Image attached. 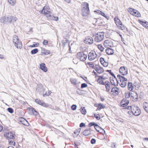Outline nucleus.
Returning a JSON list of instances; mask_svg holds the SVG:
<instances>
[{
    "label": "nucleus",
    "mask_w": 148,
    "mask_h": 148,
    "mask_svg": "<svg viewBox=\"0 0 148 148\" xmlns=\"http://www.w3.org/2000/svg\"><path fill=\"white\" fill-rule=\"evenodd\" d=\"M17 18L15 16L8 15L1 17L0 19L1 23H10L16 21Z\"/></svg>",
    "instance_id": "1"
},
{
    "label": "nucleus",
    "mask_w": 148,
    "mask_h": 148,
    "mask_svg": "<svg viewBox=\"0 0 148 148\" xmlns=\"http://www.w3.org/2000/svg\"><path fill=\"white\" fill-rule=\"evenodd\" d=\"M92 73L94 75H95V78L97 82L103 85L105 84V82H104V80L108 78L107 74H104L103 75L99 76L97 75V73L94 71H93Z\"/></svg>",
    "instance_id": "2"
},
{
    "label": "nucleus",
    "mask_w": 148,
    "mask_h": 148,
    "mask_svg": "<svg viewBox=\"0 0 148 148\" xmlns=\"http://www.w3.org/2000/svg\"><path fill=\"white\" fill-rule=\"evenodd\" d=\"M40 13L47 18H50L51 16V10L49 6L46 5L44 6Z\"/></svg>",
    "instance_id": "3"
},
{
    "label": "nucleus",
    "mask_w": 148,
    "mask_h": 148,
    "mask_svg": "<svg viewBox=\"0 0 148 148\" xmlns=\"http://www.w3.org/2000/svg\"><path fill=\"white\" fill-rule=\"evenodd\" d=\"M117 77L120 81V86L122 88L125 87L127 85V79L124 77L120 75H117Z\"/></svg>",
    "instance_id": "4"
},
{
    "label": "nucleus",
    "mask_w": 148,
    "mask_h": 148,
    "mask_svg": "<svg viewBox=\"0 0 148 148\" xmlns=\"http://www.w3.org/2000/svg\"><path fill=\"white\" fill-rule=\"evenodd\" d=\"M76 57L79 61L84 62L86 59L87 56L83 52H79L77 53Z\"/></svg>",
    "instance_id": "5"
},
{
    "label": "nucleus",
    "mask_w": 148,
    "mask_h": 148,
    "mask_svg": "<svg viewBox=\"0 0 148 148\" xmlns=\"http://www.w3.org/2000/svg\"><path fill=\"white\" fill-rule=\"evenodd\" d=\"M13 42L14 46L18 49H21L22 47V42L19 40L17 36L15 35L14 36Z\"/></svg>",
    "instance_id": "6"
},
{
    "label": "nucleus",
    "mask_w": 148,
    "mask_h": 148,
    "mask_svg": "<svg viewBox=\"0 0 148 148\" xmlns=\"http://www.w3.org/2000/svg\"><path fill=\"white\" fill-rule=\"evenodd\" d=\"M104 33L103 32H99L95 35V40L97 42L101 41L104 39Z\"/></svg>",
    "instance_id": "7"
},
{
    "label": "nucleus",
    "mask_w": 148,
    "mask_h": 148,
    "mask_svg": "<svg viewBox=\"0 0 148 148\" xmlns=\"http://www.w3.org/2000/svg\"><path fill=\"white\" fill-rule=\"evenodd\" d=\"M88 58L90 61H92L97 58V55L94 51H91L88 55Z\"/></svg>",
    "instance_id": "8"
},
{
    "label": "nucleus",
    "mask_w": 148,
    "mask_h": 148,
    "mask_svg": "<svg viewBox=\"0 0 148 148\" xmlns=\"http://www.w3.org/2000/svg\"><path fill=\"white\" fill-rule=\"evenodd\" d=\"M133 114L136 116H138L141 113L140 109L137 106L134 105L132 110Z\"/></svg>",
    "instance_id": "9"
},
{
    "label": "nucleus",
    "mask_w": 148,
    "mask_h": 148,
    "mask_svg": "<svg viewBox=\"0 0 148 148\" xmlns=\"http://www.w3.org/2000/svg\"><path fill=\"white\" fill-rule=\"evenodd\" d=\"M14 134L11 132H5L4 134V137L8 140L10 139H15Z\"/></svg>",
    "instance_id": "10"
},
{
    "label": "nucleus",
    "mask_w": 148,
    "mask_h": 148,
    "mask_svg": "<svg viewBox=\"0 0 148 148\" xmlns=\"http://www.w3.org/2000/svg\"><path fill=\"white\" fill-rule=\"evenodd\" d=\"M118 82L114 74L112 72V85L116 86L118 85Z\"/></svg>",
    "instance_id": "11"
},
{
    "label": "nucleus",
    "mask_w": 148,
    "mask_h": 148,
    "mask_svg": "<svg viewBox=\"0 0 148 148\" xmlns=\"http://www.w3.org/2000/svg\"><path fill=\"white\" fill-rule=\"evenodd\" d=\"M119 72L121 75H126L128 73L127 68L126 67L122 66L120 68Z\"/></svg>",
    "instance_id": "12"
},
{
    "label": "nucleus",
    "mask_w": 148,
    "mask_h": 148,
    "mask_svg": "<svg viewBox=\"0 0 148 148\" xmlns=\"http://www.w3.org/2000/svg\"><path fill=\"white\" fill-rule=\"evenodd\" d=\"M129 101L126 98L123 99L120 103V106L122 108L126 106L129 103Z\"/></svg>",
    "instance_id": "13"
},
{
    "label": "nucleus",
    "mask_w": 148,
    "mask_h": 148,
    "mask_svg": "<svg viewBox=\"0 0 148 148\" xmlns=\"http://www.w3.org/2000/svg\"><path fill=\"white\" fill-rule=\"evenodd\" d=\"M84 42L88 44H91L93 42V40L92 37L90 36L86 37L84 41Z\"/></svg>",
    "instance_id": "14"
},
{
    "label": "nucleus",
    "mask_w": 148,
    "mask_h": 148,
    "mask_svg": "<svg viewBox=\"0 0 148 148\" xmlns=\"http://www.w3.org/2000/svg\"><path fill=\"white\" fill-rule=\"evenodd\" d=\"M130 97L134 101H136L138 100V95L136 92H133L132 91L130 92Z\"/></svg>",
    "instance_id": "15"
},
{
    "label": "nucleus",
    "mask_w": 148,
    "mask_h": 148,
    "mask_svg": "<svg viewBox=\"0 0 148 148\" xmlns=\"http://www.w3.org/2000/svg\"><path fill=\"white\" fill-rule=\"evenodd\" d=\"M103 45L105 47H111V39L109 38L103 42Z\"/></svg>",
    "instance_id": "16"
},
{
    "label": "nucleus",
    "mask_w": 148,
    "mask_h": 148,
    "mask_svg": "<svg viewBox=\"0 0 148 148\" xmlns=\"http://www.w3.org/2000/svg\"><path fill=\"white\" fill-rule=\"evenodd\" d=\"M81 14L83 16H86L90 14V9L81 10Z\"/></svg>",
    "instance_id": "17"
},
{
    "label": "nucleus",
    "mask_w": 148,
    "mask_h": 148,
    "mask_svg": "<svg viewBox=\"0 0 148 148\" xmlns=\"http://www.w3.org/2000/svg\"><path fill=\"white\" fill-rule=\"evenodd\" d=\"M89 4L86 2L82 3L81 5V9H89Z\"/></svg>",
    "instance_id": "18"
},
{
    "label": "nucleus",
    "mask_w": 148,
    "mask_h": 148,
    "mask_svg": "<svg viewBox=\"0 0 148 148\" xmlns=\"http://www.w3.org/2000/svg\"><path fill=\"white\" fill-rule=\"evenodd\" d=\"M94 12L97 14L98 15H100L106 18L107 19H108V17L107 16L105 15V14L101 11L98 10H95Z\"/></svg>",
    "instance_id": "19"
},
{
    "label": "nucleus",
    "mask_w": 148,
    "mask_h": 148,
    "mask_svg": "<svg viewBox=\"0 0 148 148\" xmlns=\"http://www.w3.org/2000/svg\"><path fill=\"white\" fill-rule=\"evenodd\" d=\"M40 68L44 72H46L47 71V68L44 63H41L40 64Z\"/></svg>",
    "instance_id": "20"
},
{
    "label": "nucleus",
    "mask_w": 148,
    "mask_h": 148,
    "mask_svg": "<svg viewBox=\"0 0 148 148\" xmlns=\"http://www.w3.org/2000/svg\"><path fill=\"white\" fill-rule=\"evenodd\" d=\"M91 129H86L83 132V134L85 136H88L91 134Z\"/></svg>",
    "instance_id": "21"
},
{
    "label": "nucleus",
    "mask_w": 148,
    "mask_h": 148,
    "mask_svg": "<svg viewBox=\"0 0 148 148\" xmlns=\"http://www.w3.org/2000/svg\"><path fill=\"white\" fill-rule=\"evenodd\" d=\"M95 70L99 74L102 73L104 72L103 69L99 66H96Z\"/></svg>",
    "instance_id": "22"
},
{
    "label": "nucleus",
    "mask_w": 148,
    "mask_h": 148,
    "mask_svg": "<svg viewBox=\"0 0 148 148\" xmlns=\"http://www.w3.org/2000/svg\"><path fill=\"white\" fill-rule=\"evenodd\" d=\"M108 136L105 133L100 134L99 135V138L101 140H103L107 138Z\"/></svg>",
    "instance_id": "23"
},
{
    "label": "nucleus",
    "mask_w": 148,
    "mask_h": 148,
    "mask_svg": "<svg viewBox=\"0 0 148 148\" xmlns=\"http://www.w3.org/2000/svg\"><path fill=\"white\" fill-rule=\"evenodd\" d=\"M100 61L101 64L104 67H106L108 65V63L105 61L104 58H101L100 59Z\"/></svg>",
    "instance_id": "24"
},
{
    "label": "nucleus",
    "mask_w": 148,
    "mask_h": 148,
    "mask_svg": "<svg viewBox=\"0 0 148 148\" xmlns=\"http://www.w3.org/2000/svg\"><path fill=\"white\" fill-rule=\"evenodd\" d=\"M41 53L44 55H47L50 54V51L49 50H48L45 49V48H42Z\"/></svg>",
    "instance_id": "25"
},
{
    "label": "nucleus",
    "mask_w": 148,
    "mask_h": 148,
    "mask_svg": "<svg viewBox=\"0 0 148 148\" xmlns=\"http://www.w3.org/2000/svg\"><path fill=\"white\" fill-rule=\"evenodd\" d=\"M81 130V129L80 128L76 129L74 132V134L73 135L74 137H76L79 134Z\"/></svg>",
    "instance_id": "26"
},
{
    "label": "nucleus",
    "mask_w": 148,
    "mask_h": 148,
    "mask_svg": "<svg viewBox=\"0 0 148 148\" xmlns=\"http://www.w3.org/2000/svg\"><path fill=\"white\" fill-rule=\"evenodd\" d=\"M85 64L87 68H93L95 67L93 62H87Z\"/></svg>",
    "instance_id": "27"
},
{
    "label": "nucleus",
    "mask_w": 148,
    "mask_h": 148,
    "mask_svg": "<svg viewBox=\"0 0 148 148\" xmlns=\"http://www.w3.org/2000/svg\"><path fill=\"white\" fill-rule=\"evenodd\" d=\"M18 121L22 124L25 125H27V121L24 118L22 117L20 118L19 119Z\"/></svg>",
    "instance_id": "28"
},
{
    "label": "nucleus",
    "mask_w": 148,
    "mask_h": 148,
    "mask_svg": "<svg viewBox=\"0 0 148 148\" xmlns=\"http://www.w3.org/2000/svg\"><path fill=\"white\" fill-rule=\"evenodd\" d=\"M95 106L97 107V110H100L105 108V106L101 103L95 104Z\"/></svg>",
    "instance_id": "29"
},
{
    "label": "nucleus",
    "mask_w": 148,
    "mask_h": 148,
    "mask_svg": "<svg viewBox=\"0 0 148 148\" xmlns=\"http://www.w3.org/2000/svg\"><path fill=\"white\" fill-rule=\"evenodd\" d=\"M128 88L129 90L132 91L134 89V86H133L132 83L128 82Z\"/></svg>",
    "instance_id": "30"
},
{
    "label": "nucleus",
    "mask_w": 148,
    "mask_h": 148,
    "mask_svg": "<svg viewBox=\"0 0 148 148\" xmlns=\"http://www.w3.org/2000/svg\"><path fill=\"white\" fill-rule=\"evenodd\" d=\"M15 139H10L8 140V143L9 145L12 146H15Z\"/></svg>",
    "instance_id": "31"
},
{
    "label": "nucleus",
    "mask_w": 148,
    "mask_h": 148,
    "mask_svg": "<svg viewBox=\"0 0 148 148\" xmlns=\"http://www.w3.org/2000/svg\"><path fill=\"white\" fill-rule=\"evenodd\" d=\"M105 84H106L105 86L106 88V91L107 92H109L110 88V82L108 81H106Z\"/></svg>",
    "instance_id": "32"
},
{
    "label": "nucleus",
    "mask_w": 148,
    "mask_h": 148,
    "mask_svg": "<svg viewBox=\"0 0 148 148\" xmlns=\"http://www.w3.org/2000/svg\"><path fill=\"white\" fill-rule=\"evenodd\" d=\"M143 107L145 111L148 113V103L146 102H144Z\"/></svg>",
    "instance_id": "33"
},
{
    "label": "nucleus",
    "mask_w": 148,
    "mask_h": 148,
    "mask_svg": "<svg viewBox=\"0 0 148 148\" xmlns=\"http://www.w3.org/2000/svg\"><path fill=\"white\" fill-rule=\"evenodd\" d=\"M132 15L137 17H139L140 16V14L139 11L135 10L132 13Z\"/></svg>",
    "instance_id": "34"
},
{
    "label": "nucleus",
    "mask_w": 148,
    "mask_h": 148,
    "mask_svg": "<svg viewBox=\"0 0 148 148\" xmlns=\"http://www.w3.org/2000/svg\"><path fill=\"white\" fill-rule=\"evenodd\" d=\"M70 81L71 84L74 85H76L77 83V80L75 78H72L70 79Z\"/></svg>",
    "instance_id": "35"
},
{
    "label": "nucleus",
    "mask_w": 148,
    "mask_h": 148,
    "mask_svg": "<svg viewBox=\"0 0 148 148\" xmlns=\"http://www.w3.org/2000/svg\"><path fill=\"white\" fill-rule=\"evenodd\" d=\"M114 20L115 23L117 26H118L121 23L119 19L117 17H115Z\"/></svg>",
    "instance_id": "36"
},
{
    "label": "nucleus",
    "mask_w": 148,
    "mask_h": 148,
    "mask_svg": "<svg viewBox=\"0 0 148 148\" xmlns=\"http://www.w3.org/2000/svg\"><path fill=\"white\" fill-rule=\"evenodd\" d=\"M133 86H134L135 89L137 90L140 87V85L138 83L135 82L134 83Z\"/></svg>",
    "instance_id": "37"
},
{
    "label": "nucleus",
    "mask_w": 148,
    "mask_h": 148,
    "mask_svg": "<svg viewBox=\"0 0 148 148\" xmlns=\"http://www.w3.org/2000/svg\"><path fill=\"white\" fill-rule=\"evenodd\" d=\"M9 3L12 5H14L16 3L15 0H8Z\"/></svg>",
    "instance_id": "38"
},
{
    "label": "nucleus",
    "mask_w": 148,
    "mask_h": 148,
    "mask_svg": "<svg viewBox=\"0 0 148 148\" xmlns=\"http://www.w3.org/2000/svg\"><path fill=\"white\" fill-rule=\"evenodd\" d=\"M97 47L98 49L102 52L104 50V48L101 45H98L97 46Z\"/></svg>",
    "instance_id": "39"
},
{
    "label": "nucleus",
    "mask_w": 148,
    "mask_h": 148,
    "mask_svg": "<svg viewBox=\"0 0 148 148\" xmlns=\"http://www.w3.org/2000/svg\"><path fill=\"white\" fill-rule=\"evenodd\" d=\"M106 51L107 54L108 55H111V49L110 47L107 48Z\"/></svg>",
    "instance_id": "40"
},
{
    "label": "nucleus",
    "mask_w": 148,
    "mask_h": 148,
    "mask_svg": "<svg viewBox=\"0 0 148 148\" xmlns=\"http://www.w3.org/2000/svg\"><path fill=\"white\" fill-rule=\"evenodd\" d=\"M147 22L145 21V22L142 21H140V23L143 26L145 27L146 28V26L147 25Z\"/></svg>",
    "instance_id": "41"
},
{
    "label": "nucleus",
    "mask_w": 148,
    "mask_h": 148,
    "mask_svg": "<svg viewBox=\"0 0 148 148\" xmlns=\"http://www.w3.org/2000/svg\"><path fill=\"white\" fill-rule=\"evenodd\" d=\"M119 88H118V89L114 91L113 92H112V95H113L116 96V95L118 94L119 92Z\"/></svg>",
    "instance_id": "42"
},
{
    "label": "nucleus",
    "mask_w": 148,
    "mask_h": 148,
    "mask_svg": "<svg viewBox=\"0 0 148 148\" xmlns=\"http://www.w3.org/2000/svg\"><path fill=\"white\" fill-rule=\"evenodd\" d=\"M51 93V91H46L45 93L43 94V97H45L47 96H49L50 95Z\"/></svg>",
    "instance_id": "43"
},
{
    "label": "nucleus",
    "mask_w": 148,
    "mask_h": 148,
    "mask_svg": "<svg viewBox=\"0 0 148 148\" xmlns=\"http://www.w3.org/2000/svg\"><path fill=\"white\" fill-rule=\"evenodd\" d=\"M125 97L126 98H129L130 97V92H125Z\"/></svg>",
    "instance_id": "44"
},
{
    "label": "nucleus",
    "mask_w": 148,
    "mask_h": 148,
    "mask_svg": "<svg viewBox=\"0 0 148 148\" xmlns=\"http://www.w3.org/2000/svg\"><path fill=\"white\" fill-rule=\"evenodd\" d=\"M81 113L83 114H86V111L85 108V107H84L82 108L81 110Z\"/></svg>",
    "instance_id": "45"
},
{
    "label": "nucleus",
    "mask_w": 148,
    "mask_h": 148,
    "mask_svg": "<svg viewBox=\"0 0 148 148\" xmlns=\"http://www.w3.org/2000/svg\"><path fill=\"white\" fill-rule=\"evenodd\" d=\"M101 127L99 126L97 124L95 126V128L97 132H99V130L101 129Z\"/></svg>",
    "instance_id": "46"
},
{
    "label": "nucleus",
    "mask_w": 148,
    "mask_h": 148,
    "mask_svg": "<svg viewBox=\"0 0 148 148\" xmlns=\"http://www.w3.org/2000/svg\"><path fill=\"white\" fill-rule=\"evenodd\" d=\"M94 116L98 120L100 119L101 118L100 116L98 114H94Z\"/></svg>",
    "instance_id": "47"
},
{
    "label": "nucleus",
    "mask_w": 148,
    "mask_h": 148,
    "mask_svg": "<svg viewBox=\"0 0 148 148\" xmlns=\"http://www.w3.org/2000/svg\"><path fill=\"white\" fill-rule=\"evenodd\" d=\"M35 101L38 104L41 105L42 102V101L40 99H35Z\"/></svg>",
    "instance_id": "48"
},
{
    "label": "nucleus",
    "mask_w": 148,
    "mask_h": 148,
    "mask_svg": "<svg viewBox=\"0 0 148 148\" xmlns=\"http://www.w3.org/2000/svg\"><path fill=\"white\" fill-rule=\"evenodd\" d=\"M75 148H78V146L80 145V143L78 141H75L74 143Z\"/></svg>",
    "instance_id": "49"
},
{
    "label": "nucleus",
    "mask_w": 148,
    "mask_h": 148,
    "mask_svg": "<svg viewBox=\"0 0 148 148\" xmlns=\"http://www.w3.org/2000/svg\"><path fill=\"white\" fill-rule=\"evenodd\" d=\"M41 106L45 107H47L49 106V105L47 103L42 102Z\"/></svg>",
    "instance_id": "50"
},
{
    "label": "nucleus",
    "mask_w": 148,
    "mask_h": 148,
    "mask_svg": "<svg viewBox=\"0 0 148 148\" xmlns=\"http://www.w3.org/2000/svg\"><path fill=\"white\" fill-rule=\"evenodd\" d=\"M134 105H133L132 106H127L126 107L124 108L123 109H127L129 110H132V108H133Z\"/></svg>",
    "instance_id": "51"
},
{
    "label": "nucleus",
    "mask_w": 148,
    "mask_h": 148,
    "mask_svg": "<svg viewBox=\"0 0 148 148\" xmlns=\"http://www.w3.org/2000/svg\"><path fill=\"white\" fill-rule=\"evenodd\" d=\"M134 10V9L132 8H129L128 9V11L132 15V13H133Z\"/></svg>",
    "instance_id": "52"
},
{
    "label": "nucleus",
    "mask_w": 148,
    "mask_h": 148,
    "mask_svg": "<svg viewBox=\"0 0 148 148\" xmlns=\"http://www.w3.org/2000/svg\"><path fill=\"white\" fill-rule=\"evenodd\" d=\"M117 26H119L121 30H123L125 29V27L123 25H122L121 22Z\"/></svg>",
    "instance_id": "53"
},
{
    "label": "nucleus",
    "mask_w": 148,
    "mask_h": 148,
    "mask_svg": "<svg viewBox=\"0 0 148 148\" xmlns=\"http://www.w3.org/2000/svg\"><path fill=\"white\" fill-rule=\"evenodd\" d=\"M38 52V49H35L31 51V53L34 54Z\"/></svg>",
    "instance_id": "54"
},
{
    "label": "nucleus",
    "mask_w": 148,
    "mask_h": 148,
    "mask_svg": "<svg viewBox=\"0 0 148 148\" xmlns=\"http://www.w3.org/2000/svg\"><path fill=\"white\" fill-rule=\"evenodd\" d=\"M88 86L85 83H83L81 84V88H83L87 87Z\"/></svg>",
    "instance_id": "55"
},
{
    "label": "nucleus",
    "mask_w": 148,
    "mask_h": 148,
    "mask_svg": "<svg viewBox=\"0 0 148 148\" xmlns=\"http://www.w3.org/2000/svg\"><path fill=\"white\" fill-rule=\"evenodd\" d=\"M99 132L100 133V134H102L104 133H105V131L104 130H103L102 128H101V129L99 130V132Z\"/></svg>",
    "instance_id": "56"
},
{
    "label": "nucleus",
    "mask_w": 148,
    "mask_h": 148,
    "mask_svg": "<svg viewBox=\"0 0 148 148\" xmlns=\"http://www.w3.org/2000/svg\"><path fill=\"white\" fill-rule=\"evenodd\" d=\"M8 111L10 113H12L13 112L14 110L11 108H8L7 109Z\"/></svg>",
    "instance_id": "57"
},
{
    "label": "nucleus",
    "mask_w": 148,
    "mask_h": 148,
    "mask_svg": "<svg viewBox=\"0 0 148 148\" xmlns=\"http://www.w3.org/2000/svg\"><path fill=\"white\" fill-rule=\"evenodd\" d=\"M96 140L94 138H92L91 140L90 143L92 144H95L96 143Z\"/></svg>",
    "instance_id": "58"
},
{
    "label": "nucleus",
    "mask_w": 148,
    "mask_h": 148,
    "mask_svg": "<svg viewBox=\"0 0 148 148\" xmlns=\"http://www.w3.org/2000/svg\"><path fill=\"white\" fill-rule=\"evenodd\" d=\"M52 17V19L53 20L56 21H58V18L57 16H53L52 17V16L51 17Z\"/></svg>",
    "instance_id": "59"
},
{
    "label": "nucleus",
    "mask_w": 148,
    "mask_h": 148,
    "mask_svg": "<svg viewBox=\"0 0 148 148\" xmlns=\"http://www.w3.org/2000/svg\"><path fill=\"white\" fill-rule=\"evenodd\" d=\"M76 107H77V106L76 105H73L72 106L71 108V109L73 110H74L76 109Z\"/></svg>",
    "instance_id": "60"
},
{
    "label": "nucleus",
    "mask_w": 148,
    "mask_h": 148,
    "mask_svg": "<svg viewBox=\"0 0 148 148\" xmlns=\"http://www.w3.org/2000/svg\"><path fill=\"white\" fill-rule=\"evenodd\" d=\"M42 43L44 45H47L48 44V41L46 40H44L43 41Z\"/></svg>",
    "instance_id": "61"
},
{
    "label": "nucleus",
    "mask_w": 148,
    "mask_h": 148,
    "mask_svg": "<svg viewBox=\"0 0 148 148\" xmlns=\"http://www.w3.org/2000/svg\"><path fill=\"white\" fill-rule=\"evenodd\" d=\"M81 78L83 79L86 82L88 83V80L87 79V78L86 77H83L81 76Z\"/></svg>",
    "instance_id": "62"
},
{
    "label": "nucleus",
    "mask_w": 148,
    "mask_h": 148,
    "mask_svg": "<svg viewBox=\"0 0 148 148\" xmlns=\"http://www.w3.org/2000/svg\"><path fill=\"white\" fill-rule=\"evenodd\" d=\"M32 111L34 115H37V112L34 109H33L32 110Z\"/></svg>",
    "instance_id": "63"
},
{
    "label": "nucleus",
    "mask_w": 148,
    "mask_h": 148,
    "mask_svg": "<svg viewBox=\"0 0 148 148\" xmlns=\"http://www.w3.org/2000/svg\"><path fill=\"white\" fill-rule=\"evenodd\" d=\"M112 148H116V144L114 143H113L112 144Z\"/></svg>",
    "instance_id": "64"
}]
</instances>
